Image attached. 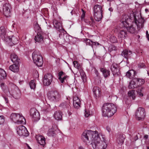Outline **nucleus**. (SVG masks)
I'll use <instances>...</instances> for the list:
<instances>
[{
  "label": "nucleus",
  "mask_w": 149,
  "mask_h": 149,
  "mask_svg": "<svg viewBox=\"0 0 149 149\" xmlns=\"http://www.w3.org/2000/svg\"><path fill=\"white\" fill-rule=\"evenodd\" d=\"M107 141L104 135L98 134L95 139H93L91 146L94 149H106L107 147Z\"/></svg>",
  "instance_id": "nucleus-3"
},
{
  "label": "nucleus",
  "mask_w": 149,
  "mask_h": 149,
  "mask_svg": "<svg viewBox=\"0 0 149 149\" xmlns=\"http://www.w3.org/2000/svg\"><path fill=\"white\" fill-rule=\"evenodd\" d=\"M148 138V135H145L144 136V138H145L146 139H147Z\"/></svg>",
  "instance_id": "nucleus-58"
},
{
  "label": "nucleus",
  "mask_w": 149,
  "mask_h": 149,
  "mask_svg": "<svg viewBox=\"0 0 149 149\" xmlns=\"http://www.w3.org/2000/svg\"><path fill=\"white\" fill-rule=\"evenodd\" d=\"M138 87V85L136 84L134 78L131 80L128 86V88L129 89H133Z\"/></svg>",
  "instance_id": "nucleus-32"
},
{
  "label": "nucleus",
  "mask_w": 149,
  "mask_h": 149,
  "mask_svg": "<svg viewBox=\"0 0 149 149\" xmlns=\"http://www.w3.org/2000/svg\"><path fill=\"white\" fill-rule=\"evenodd\" d=\"M62 113L60 111H56L54 114V117L57 120H61L62 118Z\"/></svg>",
  "instance_id": "nucleus-29"
},
{
  "label": "nucleus",
  "mask_w": 149,
  "mask_h": 149,
  "mask_svg": "<svg viewBox=\"0 0 149 149\" xmlns=\"http://www.w3.org/2000/svg\"><path fill=\"white\" fill-rule=\"evenodd\" d=\"M30 115L34 120L39 119L40 116L39 113L35 108L31 109L30 110Z\"/></svg>",
  "instance_id": "nucleus-16"
},
{
  "label": "nucleus",
  "mask_w": 149,
  "mask_h": 149,
  "mask_svg": "<svg viewBox=\"0 0 149 149\" xmlns=\"http://www.w3.org/2000/svg\"><path fill=\"white\" fill-rule=\"evenodd\" d=\"M91 21H89L88 20L85 19L84 21L88 25L91 26L92 25L93 23V19H91Z\"/></svg>",
  "instance_id": "nucleus-45"
},
{
  "label": "nucleus",
  "mask_w": 149,
  "mask_h": 149,
  "mask_svg": "<svg viewBox=\"0 0 149 149\" xmlns=\"http://www.w3.org/2000/svg\"><path fill=\"white\" fill-rule=\"evenodd\" d=\"M117 26L115 29V31L118 33V36L119 39H125L127 35L126 28L123 26Z\"/></svg>",
  "instance_id": "nucleus-8"
},
{
  "label": "nucleus",
  "mask_w": 149,
  "mask_h": 149,
  "mask_svg": "<svg viewBox=\"0 0 149 149\" xmlns=\"http://www.w3.org/2000/svg\"><path fill=\"white\" fill-rule=\"evenodd\" d=\"M48 99L54 102L58 101L61 99V95L57 91H51L47 94Z\"/></svg>",
  "instance_id": "nucleus-9"
},
{
  "label": "nucleus",
  "mask_w": 149,
  "mask_h": 149,
  "mask_svg": "<svg viewBox=\"0 0 149 149\" xmlns=\"http://www.w3.org/2000/svg\"><path fill=\"white\" fill-rule=\"evenodd\" d=\"M106 129L108 132L109 133H110L111 132V129L110 128L109 126H107L106 127Z\"/></svg>",
  "instance_id": "nucleus-53"
},
{
  "label": "nucleus",
  "mask_w": 149,
  "mask_h": 149,
  "mask_svg": "<svg viewBox=\"0 0 149 149\" xmlns=\"http://www.w3.org/2000/svg\"><path fill=\"white\" fill-rule=\"evenodd\" d=\"M0 36L4 41L7 40V38L8 36V35L6 34V29L3 26H2L0 27Z\"/></svg>",
  "instance_id": "nucleus-17"
},
{
  "label": "nucleus",
  "mask_w": 149,
  "mask_h": 149,
  "mask_svg": "<svg viewBox=\"0 0 149 149\" xmlns=\"http://www.w3.org/2000/svg\"><path fill=\"white\" fill-rule=\"evenodd\" d=\"M1 87L4 92L9 97H13L16 99L20 97L21 93L20 90L13 84H10L8 86H6L4 83H1Z\"/></svg>",
  "instance_id": "nucleus-2"
},
{
  "label": "nucleus",
  "mask_w": 149,
  "mask_h": 149,
  "mask_svg": "<svg viewBox=\"0 0 149 149\" xmlns=\"http://www.w3.org/2000/svg\"><path fill=\"white\" fill-rule=\"evenodd\" d=\"M117 49V47L113 45H110L109 47V50L110 52L113 51H116Z\"/></svg>",
  "instance_id": "nucleus-39"
},
{
  "label": "nucleus",
  "mask_w": 149,
  "mask_h": 149,
  "mask_svg": "<svg viewBox=\"0 0 149 149\" xmlns=\"http://www.w3.org/2000/svg\"><path fill=\"white\" fill-rule=\"evenodd\" d=\"M73 102H74V103H80V100L79 97L77 96H74L73 97Z\"/></svg>",
  "instance_id": "nucleus-44"
},
{
  "label": "nucleus",
  "mask_w": 149,
  "mask_h": 149,
  "mask_svg": "<svg viewBox=\"0 0 149 149\" xmlns=\"http://www.w3.org/2000/svg\"><path fill=\"white\" fill-rule=\"evenodd\" d=\"M36 80H31L29 83V85L31 89H34L36 87L35 84Z\"/></svg>",
  "instance_id": "nucleus-37"
},
{
  "label": "nucleus",
  "mask_w": 149,
  "mask_h": 149,
  "mask_svg": "<svg viewBox=\"0 0 149 149\" xmlns=\"http://www.w3.org/2000/svg\"><path fill=\"white\" fill-rule=\"evenodd\" d=\"M40 29V27L38 25V30L39 31L38 32L37 35L35 36V40L38 42H40L43 41L45 35V33L41 31Z\"/></svg>",
  "instance_id": "nucleus-12"
},
{
  "label": "nucleus",
  "mask_w": 149,
  "mask_h": 149,
  "mask_svg": "<svg viewBox=\"0 0 149 149\" xmlns=\"http://www.w3.org/2000/svg\"><path fill=\"white\" fill-rule=\"evenodd\" d=\"M102 8L100 5H95L94 6V16L95 19L97 21H100L102 17Z\"/></svg>",
  "instance_id": "nucleus-7"
},
{
  "label": "nucleus",
  "mask_w": 149,
  "mask_h": 149,
  "mask_svg": "<svg viewBox=\"0 0 149 149\" xmlns=\"http://www.w3.org/2000/svg\"><path fill=\"white\" fill-rule=\"evenodd\" d=\"M100 69L104 78H107L110 75V72L109 70L104 68H100Z\"/></svg>",
  "instance_id": "nucleus-25"
},
{
  "label": "nucleus",
  "mask_w": 149,
  "mask_h": 149,
  "mask_svg": "<svg viewBox=\"0 0 149 149\" xmlns=\"http://www.w3.org/2000/svg\"><path fill=\"white\" fill-rule=\"evenodd\" d=\"M19 64H14L9 67V69L14 72H17L19 71Z\"/></svg>",
  "instance_id": "nucleus-28"
},
{
  "label": "nucleus",
  "mask_w": 149,
  "mask_h": 149,
  "mask_svg": "<svg viewBox=\"0 0 149 149\" xmlns=\"http://www.w3.org/2000/svg\"><path fill=\"white\" fill-rule=\"evenodd\" d=\"M138 139L137 137V135H136V136L135 137L134 139H135V140L136 141V140H137Z\"/></svg>",
  "instance_id": "nucleus-62"
},
{
  "label": "nucleus",
  "mask_w": 149,
  "mask_h": 149,
  "mask_svg": "<svg viewBox=\"0 0 149 149\" xmlns=\"http://www.w3.org/2000/svg\"><path fill=\"white\" fill-rule=\"evenodd\" d=\"M116 111V106L112 103H105L102 108V115L105 117H110L113 115Z\"/></svg>",
  "instance_id": "nucleus-5"
},
{
  "label": "nucleus",
  "mask_w": 149,
  "mask_h": 149,
  "mask_svg": "<svg viewBox=\"0 0 149 149\" xmlns=\"http://www.w3.org/2000/svg\"><path fill=\"white\" fill-rule=\"evenodd\" d=\"M47 134L49 136H54L56 135L53 128L49 130Z\"/></svg>",
  "instance_id": "nucleus-36"
},
{
  "label": "nucleus",
  "mask_w": 149,
  "mask_h": 149,
  "mask_svg": "<svg viewBox=\"0 0 149 149\" xmlns=\"http://www.w3.org/2000/svg\"><path fill=\"white\" fill-rule=\"evenodd\" d=\"M42 111L45 112H47L48 111V109H45L44 108H43V109H42Z\"/></svg>",
  "instance_id": "nucleus-56"
},
{
  "label": "nucleus",
  "mask_w": 149,
  "mask_h": 149,
  "mask_svg": "<svg viewBox=\"0 0 149 149\" xmlns=\"http://www.w3.org/2000/svg\"><path fill=\"white\" fill-rule=\"evenodd\" d=\"M98 132L96 131L88 130L84 131L82 134L81 138L82 141L87 145H91L93 139H95Z\"/></svg>",
  "instance_id": "nucleus-4"
},
{
  "label": "nucleus",
  "mask_w": 149,
  "mask_h": 149,
  "mask_svg": "<svg viewBox=\"0 0 149 149\" xmlns=\"http://www.w3.org/2000/svg\"><path fill=\"white\" fill-rule=\"evenodd\" d=\"M136 72L133 70H129L126 72V76L130 79L134 77L136 75Z\"/></svg>",
  "instance_id": "nucleus-27"
},
{
  "label": "nucleus",
  "mask_w": 149,
  "mask_h": 149,
  "mask_svg": "<svg viewBox=\"0 0 149 149\" xmlns=\"http://www.w3.org/2000/svg\"><path fill=\"white\" fill-rule=\"evenodd\" d=\"M17 1H18L19 2L22 3L23 2H24L26 0H16Z\"/></svg>",
  "instance_id": "nucleus-57"
},
{
  "label": "nucleus",
  "mask_w": 149,
  "mask_h": 149,
  "mask_svg": "<svg viewBox=\"0 0 149 149\" xmlns=\"http://www.w3.org/2000/svg\"><path fill=\"white\" fill-rule=\"evenodd\" d=\"M84 41L86 42V45H89L91 46L92 41L87 38L84 39Z\"/></svg>",
  "instance_id": "nucleus-41"
},
{
  "label": "nucleus",
  "mask_w": 149,
  "mask_h": 149,
  "mask_svg": "<svg viewBox=\"0 0 149 149\" xmlns=\"http://www.w3.org/2000/svg\"><path fill=\"white\" fill-rule=\"evenodd\" d=\"M79 149H84L82 146H80L79 148Z\"/></svg>",
  "instance_id": "nucleus-63"
},
{
  "label": "nucleus",
  "mask_w": 149,
  "mask_h": 149,
  "mask_svg": "<svg viewBox=\"0 0 149 149\" xmlns=\"http://www.w3.org/2000/svg\"><path fill=\"white\" fill-rule=\"evenodd\" d=\"M10 58L14 64H19V59L18 58L17 55L15 53H13L10 55Z\"/></svg>",
  "instance_id": "nucleus-23"
},
{
  "label": "nucleus",
  "mask_w": 149,
  "mask_h": 149,
  "mask_svg": "<svg viewBox=\"0 0 149 149\" xmlns=\"http://www.w3.org/2000/svg\"><path fill=\"white\" fill-rule=\"evenodd\" d=\"M125 136L123 134H119L116 137V141L119 145H122L124 142L125 138Z\"/></svg>",
  "instance_id": "nucleus-20"
},
{
  "label": "nucleus",
  "mask_w": 149,
  "mask_h": 149,
  "mask_svg": "<svg viewBox=\"0 0 149 149\" xmlns=\"http://www.w3.org/2000/svg\"><path fill=\"white\" fill-rule=\"evenodd\" d=\"M11 6L9 3H6L3 6V12L4 15L7 17L10 16Z\"/></svg>",
  "instance_id": "nucleus-15"
},
{
  "label": "nucleus",
  "mask_w": 149,
  "mask_h": 149,
  "mask_svg": "<svg viewBox=\"0 0 149 149\" xmlns=\"http://www.w3.org/2000/svg\"><path fill=\"white\" fill-rule=\"evenodd\" d=\"M128 95L129 96L132 97L133 100H134L135 98V94L133 91H129L128 93Z\"/></svg>",
  "instance_id": "nucleus-43"
},
{
  "label": "nucleus",
  "mask_w": 149,
  "mask_h": 149,
  "mask_svg": "<svg viewBox=\"0 0 149 149\" xmlns=\"http://www.w3.org/2000/svg\"><path fill=\"white\" fill-rule=\"evenodd\" d=\"M26 145H27V148H28L29 149H31V147L28 145L27 144H26Z\"/></svg>",
  "instance_id": "nucleus-60"
},
{
  "label": "nucleus",
  "mask_w": 149,
  "mask_h": 149,
  "mask_svg": "<svg viewBox=\"0 0 149 149\" xmlns=\"http://www.w3.org/2000/svg\"><path fill=\"white\" fill-rule=\"evenodd\" d=\"M6 74L5 71L0 69V79H5L6 78Z\"/></svg>",
  "instance_id": "nucleus-34"
},
{
  "label": "nucleus",
  "mask_w": 149,
  "mask_h": 149,
  "mask_svg": "<svg viewBox=\"0 0 149 149\" xmlns=\"http://www.w3.org/2000/svg\"><path fill=\"white\" fill-rule=\"evenodd\" d=\"M16 119L15 123L17 124H23L25 122V119L22 114L17 113Z\"/></svg>",
  "instance_id": "nucleus-19"
},
{
  "label": "nucleus",
  "mask_w": 149,
  "mask_h": 149,
  "mask_svg": "<svg viewBox=\"0 0 149 149\" xmlns=\"http://www.w3.org/2000/svg\"><path fill=\"white\" fill-rule=\"evenodd\" d=\"M82 14L81 16V20H82L85 17V12L83 9H82Z\"/></svg>",
  "instance_id": "nucleus-49"
},
{
  "label": "nucleus",
  "mask_w": 149,
  "mask_h": 149,
  "mask_svg": "<svg viewBox=\"0 0 149 149\" xmlns=\"http://www.w3.org/2000/svg\"><path fill=\"white\" fill-rule=\"evenodd\" d=\"M95 72L96 76L97 77H98L100 75V73L98 72V71L95 68Z\"/></svg>",
  "instance_id": "nucleus-52"
},
{
  "label": "nucleus",
  "mask_w": 149,
  "mask_h": 149,
  "mask_svg": "<svg viewBox=\"0 0 149 149\" xmlns=\"http://www.w3.org/2000/svg\"><path fill=\"white\" fill-rule=\"evenodd\" d=\"M73 104L75 108L78 109L80 106V103L77 102L76 103H74V102H73Z\"/></svg>",
  "instance_id": "nucleus-47"
},
{
  "label": "nucleus",
  "mask_w": 149,
  "mask_h": 149,
  "mask_svg": "<svg viewBox=\"0 0 149 149\" xmlns=\"http://www.w3.org/2000/svg\"><path fill=\"white\" fill-rule=\"evenodd\" d=\"M100 45L98 42H94L92 41V44L91 45V46L93 48V45Z\"/></svg>",
  "instance_id": "nucleus-50"
},
{
  "label": "nucleus",
  "mask_w": 149,
  "mask_h": 149,
  "mask_svg": "<svg viewBox=\"0 0 149 149\" xmlns=\"http://www.w3.org/2000/svg\"><path fill=\"white\" fill-rule=\"evenodd\" d=\"M120 68L117 64H113L111 66V70L114 76H119L120 74Z\"/></svg>",
  "instance_id": "nucleus-14"
},
{
  "label": "nucleus",
  "mask_w": 149,
  "mask_h": 149,
  "mask_svg": "<svg viewBox=\"0 0 149 149\" xmlns=\"http://www.w3.org/2000/svg\"><path fill=\"white\" fill-rule=\"evenodd\" d=\"M4 98L6 103H8V100L7 97H5Z\"/></svg>",
  "instance_id": "nucleus-55"
},
{
  "label": "nucleus",
  "mask_w": 149,
  "mask_h": 149,
  "mask_svg": "<svg viewBox=\"0 0 149 149\" xmlns=\"http://www.w3.org/2000/svg\"><path fill=\"white\" fill-rule=\"evenodd\" d=\"M73 64L74 65V67L75 68L78 70L80 69L81 66L79 63L77 61H74L73 62Z\"/></svg>",
  "instance_id": "nucleus-40"
},
{
  "label": "nucleus",
  "mask_w": 149,
  "mask_h": 149,
  "mask_svg": "<svg viewBox=\"0 0 149 149\" xmlns=\"http://www.w3.org/2000/svg\"><path fill=\"white\" fill-rule=\"evenodd\" d=\"M36 138L38 142L42 146H44L45 143V139L41 135L36 136Z\"/></svg>",
  "instance_id": "nucleus-21"
},
{
  "label": "nucleus",
  "mask_w": 149,
  "mask_h": 149,
  "mask_svg": "<svg viewBox=\"0 0 149 149\" xmlns=\"http://www.w3.org/2000/svg\"><path fill=\"white\" fill-rule=\"evenodd\" d=\"M137 52V53L138 54V55H139L140 56L142 54V51L141 50H140L139 51H138Z\"/></svg>",
  "instance_id": "nucleus-54"
},
{
  "label": "nucleus",
  "mask_w": 149,
  "mask_h": 149,
  "mask_svg": "<svg viewBox=\"0 0 149 149\" xmlns=\"http://www.w3.org/2000/svg\"><path fill=\"white\" fill-rule=\"evenodd\" d=\"M85 116L86 117H88L90 115L89 112L87 110H86L84 113Z\"/></svg>",
  "instance_id": "nucleus-51"
},
{
  "label": "nucleus",
  "mask_w": 149,
  "mask_h": 149,
  "mask_svg": "<svg viewBox=\"0 0 149 149\" xmlns=\"http://www.w3.org/2000/svg\"><path fill=\"white\" fill-rule=\"evenodd\" d=\"M5 121V117L3 116H0V125L3 123Z\"/></svg>",
  "instance_id": "nucleus-46"
},
{
  "label": "nucleus",
  "mask_w": 149,
  "mask_h": 149,
  "mask_svg": "<svg viewBox=\"0 0 149 149\" xmlns=\"http://www.w3.org/2000/svg\"><path fill=\"white\" fill-rule=\"evenodd\" d=\"M93 91L94 94L96 97H97V96H99L100 95V89L99 87L97 86L94 87Z\"/></svg>",
  "instance_id": "nucleus-31"
},
{
  "label": "nucleus",
  "mask_w": 149,
  "mask_h": 149,
  "mask_svg": "<svg viewBox=\"0 0 149 149\" xmlns=\"http://www.w3.org/2000/svg\"><path fill=\"white\" fill-rule=\"evenodd\" d=\"M134 80L135 81L136 84L138 85V87L143 84L145 82L144 79L139 78H134Z\"/></svg>",
  "instance_id": "nucleus-30"
},
{
  "label": "nucleus",
  "mask_w": 149,
  "mask_h": 149,
  "mask_svg": "<svg viewBox=\"0 0 149 149\" xmlns=\"http://www.w3.org/2000/svg\"><path fill=\"white\" fill-rule=\"evenodd\" d=\"M60 2H65V0H58Z\"/></svg>",
  "instance_id": "nucleus-64"
},
{
  "label": "nucleus",
  "mask_w": 149,
  "mask_h": 149,
  "mask_svg": "<svg viewBox=\"0 0 149 149\" xmlns=\"http://www.w3.org/2000/svg\"><path fill=\"white\" fill-rule=\"evenodd\" d=\"M32 57L34 62L37 66L41 67L43 63V58L39 51H34L32 53Z\"/></svg>",
  "instance_id": "nucleus-6"
},
{
  "label": "nucleus",
  "mask_w": 149,
  "mask_h": 149,
  "mask_svg": "<svg viewBox=\"0 0 149 149\" xmlns=\"http://www.w3.org/2000/svg\"><path fill=\"white\" fill-rule=\"evenodd\" d=\"M132 17L125 14L121 17L120 26H123L130 33H134L136 32V28L143 27L145 21L138 13L132 14Z\"/></svg>",
  "instance_id": "nucleus-1"
},
{
  "label": "nucleus",
  "mask_w": 149,
  "mask_h": 149,
  "mask_svg": "<svg viewBox=\"0 0 149 149\" xmlns=\"http://www.w3.org/2000/svg\"><path fill=\"white\" fill-rule=\"evenodd\" d=\"M70 103L68 101H65L61 103L59 107L61 108L66 110L68 112L71 111V106L70 105Z\"/></svg>",
  "instance_id": "nucleus-18"
},
{
  "label": "nucleus",
  "mask_w": 149,
  "mask_h": 149,
  "mask_svg": "<svg viewBox=\"0 0 149 149\" xmlns=\"http://www.w3.org/2000/svg\"><path fill=\"white\" fill-rule=\"evenodd\" d=\"M17 115V113H12L10 116V118L13 120L14 123H15V120H16V117Z\"/></svg>",
  "instance_id": "nucleus-38"
},
{
  "label": "nucleus",
  "mask_w": 149,
  "mask_h": 149,
  "mask_svg": "<svg viewBox=\"0 0 149 149\" xmlns=\"http://www.w3.org/2000/svg\"><path fill=\"white\" fill-rule=\"evenodd\" d=\"M53 77L50 74H45L43 79L44 85L45 86L49 85L52 81Z\"/></svg>",
  "instance_id": "nucleus-13"
},
{
  "label": "nucleus",
  "mask_w": 149,
  "mask_h": 149,
  "mask_svg": "<svg viewBox=\"0 0 149 149\" xmlns=\"http://www.w3.org/2000/svg\"><path fill=\"white\" fill-rule=\"evenodd\" d=\"M109 10L110 12H112L113 11V9L112 8H110L109 9Z\"/></svg>",
  "instance_id": "nucleus-59"
},
{
  "label": "nucleus",
  "mask_w": 149,
  "mask_h": 149,
  "mask_svg": "<svg viewBox=\"0 0 149 149\" xmlns=\"http://www.w3.org/2000/svg\"><path fill=\"white\" fill-rule=\"evenodd\" d=\"M138 66L140 68H144L145 67V65L143 63H141L138 64Z\"/></svg>",
  "instance_id": "nucleus-48"
},
{
  "label": "nucleus",
  "mask_w": 149,
  "mask_h": 149,
  "mask_svg": "<svg viewBox=\"0 0 149 149\" xmlns=\"http://www.w3.org/2000/svg\"><path fill=\"white\" fill-rule=\"evenodd\" d=\"M53 24L55 28L57 30L59 31L61 29V24L60 22H58L56 19H54L53 21Z\"/></svg>",
  "instance_id": "nucleus-33"
},
{
  "label": "nucleus",
  "mask_w": 149,
  "mask_h": 149,
  "mask_svg": "<svg viewBox=\"0 0 149 149\" xmlns=\"http://www.w3.org/2000/svg\"><path fill=\"white\" fill-rule=\"evenodd\" d=\"M144 88L142 87H139L136 91L137 94L139 97H142L143 95V92Z\"/></svg>",
  "instance_id": "nucleus-35"
},
{
  "label": "nucleus",
  "mask_w": 149,
  "mask_h": 149,
  "mask_svg": "<svg viewBox=\"0 0 149 149\" xmlns=\"http://www.w3.org/2000/svg\"><path fill=\"white\" fill-rule=\"evenodd\" d=\"M132 54V52L130 50L125 49L122 52L121 55L127 59Z\"/></svg>",
  "instance_id": "nucleus-24"
},
{
  "label": "nucleus",
  "mask_w": 149,
  "mask_h": 149,
  "mask_svg": "<svg viewBox=\"0 0 149 149\" xmlns=\"http://www.w3.org/2000/svg\"><path fill=\"white\" fill-rule=\"evenodd\" d=\"M8 39L7 40H5V41L8 42H11L14 45H15L18 42V40L17 38L15 36H13L11 38L10 36H8Z\"/></svg>",
  "instance_id": "nucleus-26"
},
{
  "label": "nucleus",
  "mask_w": 149,
  "mask_h": 149,
  "mask_svg": "<svg viewBox=\"0 0 149 149\" xmlns=\"http://www.w3.org/2000/svg\"><path fill=\"white\" fill-rule=\"evenodd\" d=\"M58 76L59 77V79L60 80L62 83H63L65 80H66V78L68 77L67 75H66L65 73L61 71L58 73Z\"/></svg>",
  "instance_id": "nucleus-22"
},
{
  "label": "nucleus",
  "mask_w": 149,
  "mask_h": 149,
  "mask_svg": "<svg viewBox=\"0 0 149 149\" xmlns=\"http://www.w3.org/2000/svg\"><path fill=\"white\" fill-rule=\"evenodd\" d=\"M146 36V37L148 39V40L149 41V35H147Z\"/></svg>",
  "instance_id": "nucleus-61"
},
{
  "label": "nucleus",
  "mask_w": 149,
  "mask_h": 149,
  "mask_svg": "<svg viewBox=\"0 0 149 149\" xmlns=\"http://www.w3.org/2000/svg\"><path fill=\"white\" fill-rule=\"evenodd\" d=\"M110 41L113 43H116L117 41V38L114 36H111L110 37Z\"/></svg>",
  "instance_id": "nucleus-42"
},
{
  "label": "nucleus",
  "mask_w": 149,
  "mask_h": 149,
  "mask_svg": "<svg viewBox=\"0 0 149 149\" xmlns=\"http://www.w3.org/2000/svg\"><path fill=\"white\" fill-rule=\"evenodd\" d=\"M17 133L19 136H27L29 135L28 131L24 126H20L17 127Z\"/></svg>",
  "instance_id": "nucleus-11"
},
{
  "label": "nucleus",
  "mask_w": 149,
  "mask_h": 149,
  "mask_svg": "<svg viewBox=\"0 0 149 149\" xmlns=\"http://www.w3.org/2000/svg\"><path fill=\"white\" fill-rule=\"evenodd\" d=\"M135 115L138 120H142L146 116L144 108L141 107L138 108L135 113Z\"/></svg>",
  "instance_id": "nucleus-10"
}]
</instances>
